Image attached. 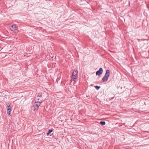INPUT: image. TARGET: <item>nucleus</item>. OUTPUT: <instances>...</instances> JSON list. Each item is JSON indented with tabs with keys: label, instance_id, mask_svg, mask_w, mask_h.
I'll use <instances>...</instances> for the list:
<instances>
[{
	"label": "nucleus",
	"instance_id": "obj_5",
	"mask_svg": "<svg viewBox=\"0 0 149 149\" xmlns=\"http://www.w3.org/2000/svg\"><path fill=\"white\" fill-rule=\"evenodd\" d=\"M40 103L39 102H35L34 104L35 110H37L38 107L40 105Z\"/></svg>",
	"mask_w": 149,
	"mask_h": 149
},
{
	"label": "nucleus",
	"instance_id": "obj_9",
	"mask_svg": "<svg viewBox=\"0 0 149 149\" xmlns=\"http://www.w3.org/2000/svg\"><path fill=\"white\" fill-rule=\"evenodd\" d=\"M95 88H100V87H99L97 86H95Z\"/></svg>",
	"mask_w": 149,
	"mask_h": 149
},
{
	"label": "nucleus",
	"instance_id": "obj_4",
	"mask_svg": "<svg viewBox=\"0 0 149 149\" xmlns=\"http://www.w3.org/2000/svg\"><path fill=\"white\" fill-rule=\"evenodd\" d=\"M10 29L12 31L15 32H16V31L17 30V27L15 24H13L10 26Z\"/></svg>",
	"mask_w": 149,
	"mask_h": 149
},
{
	"label": "nucleus",
	"instance_id": "obj_8",
	"mask_svg": "<svg viewBox=\"0 0 149 149\" xmlns=\"http://www.w3.org/2000/svg\"><path fill=\"white\" fill-rule=\"evenodd\" d=\"M100 123L101 124H102V125H105L106 124L105 122H104V121H103V122L101 121L100 122Z\"/></svg>",
	"mask_w": 149,
	"mask_h": 149
},
{
	"label": "nucleus",
	"instance_id": "obj_7",
	"mask_svg": "<svg viewBox=\"0 0 149 149\" xmlns=\"http://www.w3.org/2000/svg\"><path fill=\"white\" fill-rule=\"evenodd\" d=\"M52 131H53V130H49V131L47 132V136H48L49 135V133H50L52 132Z\"/></svg>",
	"mask_w": 149,
	"mask_h": 149
},
{
	"label": "nucleus",
	"instance_id": "obj_1",
	"mask_svg": "<svg viewBox=\"0 0 149 149\" xmlns=\"http://www.w3.org/2000/svg\"><path fill=\"white\" fill-rule=\"evenodd\" d=\"M77 73L78 71L77 70H74L72 72V79L75 82L77 78Z\"/></svg>",
	"mask_w": 149,
	"mask_h": 149
},
{
	"label": "nucleus",
	"instance_id": "obj_6",
	"mask_svg": "<svg viewBox=\"0 0 149 149\" xmlns=\"http://www.w3.org/2000/svg\"><path fill=\"white\" fill-rule=\"evenodd\" d=\"M103 69L102 68H100L99 70L96 72V74L98 75H100L103 72Z\"/></svg>",
	"mask_w": 149,
	"mask_h": 149
},
{
	"label": "nucleus",
	"instance_id": "obj_3",
	"mask_svg": "<svg viewBox=\"0 0 149 149\" xmlns=\"http://www.w3.org/2000/svg\"><path fill=\"white\" fill-rule=\"evenodd\" d=\"M6 109L7 111V113L9 115H10L11 111V106L10 104H6Z\"/></svg>",
	"mask_w": 149,
	"mask_h": 149
},
{
	"label": "nucleus",
	"instance_id": "obj_2",
	"mask_svg": "<svg viewBox=\"0 0 149 149\" xmlns=\"http://www.w3.org/2000/svg\"><path fill=\"white\" fill-rule=\"evenodd\" d=\"M109 74L110 71L109 70H106V73L102 79L103 82H106L107 81L109 76Z\"/></svg>",
	"mask_w": 149,
	"mask_h": 149
}]
</instances>
